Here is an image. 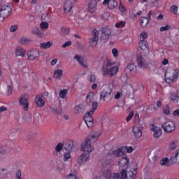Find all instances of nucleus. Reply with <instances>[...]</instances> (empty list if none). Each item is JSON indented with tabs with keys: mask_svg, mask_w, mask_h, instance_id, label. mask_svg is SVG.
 I'll return each instance as SVG.
<instances>
[{
	"mask_svg": "<svg viewBox=\"0 0 179 179\" xmlns=\"http://www.w3.org/2000/svg\"><path fill=\"white\" fill-rule=\"evenodd\" d=\"M178 69H171L166 71L165 73V82H166V83H173L174 82V79H177L178 78Z\"/></svg>",
	"mask_w": 179,
	"mask_h": 179,
	"instance_id": "obj_4",
	"label": "nucleus"
},
{
	"mask_svg": "<svg viewBox=\"0 0 179 179\" xmlns=\"http://www.w3.org/2000/svg\"><path fill=\"white\" fill-rule=\"evenodd\" d=\"M68 34H69V29L62 27L60 29V35L65 37V36H68Z\"/></svg>",
	"mask_w": 179,
	"mask_h": 179,
	"instance_id": "obj_31",
	"label": "nucleus"
},
{
	"mask_svg": "<svg viewBox=\"0 0 179 179\" xmlns=\"http://www.w3.org/2000/svg\"><path fill=\"white\" fill-rule=\"evenodd\" d=\"M73 148V143L72 142H68L66 144V146H65V149L66 150H72V148Z\"/></svg>",
	"mask_w": 179,
	"mask_h": 179,
	"instance_id": "obj_41",
	"label": "nucleus"
},
{
	"mask_svg": "<svg viewBox=\"0 0 179 179\" xmlns=\"http://www.w3.org/2000/svg\"><path fill=\"white\" fill-rule=\"evenodd\" d=\"M96 104L94 105V108H92L84 116V121L86 123L88 128H93L94 122H93V114L96 111Z\"/></svg>",
	"mask_w": 179,
	"mask_h": 179,
	"instance_id": "obj_3",
	"label": "nucleus"
},
{
	"mask_svg": "<svg viewBox=\"0 0 179 179\" xmlns=\"http://www.w3.org/2000/svg\"><path fill=\"white\" fill-rule=\"evenodd\" d=\"M139 47L144 54L149 53V45L146 41L141 40L139 42Z\"/></svg>",
	"mask_w": 179,
	"mask_h": 179,
	"instance_id": "obj_16",
	"label": "nucleus"
},
{
	"mask_svg": "<svg viewBox=\"0 0 179 179\" xmlns=\"http://www.w3.org/2000/svg\"><path fill=\"white\" fill-rule=\"evenodd\" d=\"M13 91H12V87L10 85L7 86V94L8 96H10L12 94Z\"/></svg>",
	"mask_w": 179,
	"mask_h": 179,
	"instance_id": "obj_54",
	"label": "nucleus"
},
{
	"mask_svg": "<svg viewBox=\"0 0 179 179\" xmlns=\"http://www.w3.org/2000/svg\"><path fill=\"white\" fill-rule=\"evenodd\" d=\"M71 45H72V41H66L64 44H63L62 47V48H66V47H69Z\"/></svg>",
	"mask_w": 179,
	"mask_h": 179,
	"instance_id": "obj_50",
	"label": "nucleus"
},
{
	"mask_svg": "<svg viewBox=\"0 0 179 179\" xmlns=\"http://www.w3.org/2000/svg\"><path fill=\"white\" fill-rule=\"evenodd\" d=\"M150 129L154 132V138H160L162 136V129L160 127L152 125Z\"/></svg>",
	"mask_w": 179,
	"mask_h": 179,
	"instance_id": "obj_21",
	"label": "nucleus"
},
{
	"mask_svg": "<svg viewBox=\"0 0 179 179\" xmlns=\"http://www.w3.org/2000/svg\"><path fill=\"white\" fill-rule=\"evenodd\" d=\"M140 38H142L141 40H145V38H148V33L143 32L140 34Z\"/></svg>",
	"mask_w": 179,
	"mask_h": 179,
	"instance_id": "obj_53",
	"label": "nucleus"
},
{
	"mask_svg": "<svg viewBox=\"0 0 179 179\" xmlns=\"http://www.w3.org/2000/svg\"><path fill=\"white\" fill-rule=\"evenodd\" d=\"M129 163V159L128 157H122L121 160L119 162V164H122L123 166H127Z\"/></svg>",
	"mask_w": 179,
	"mask_h": 179,
	"instance_id": "obj_36",
	"label": "nucleus"
},
{
	"mask_svg": "<svg viewBox=\"0 0 179 179\" xmlns=\"http://www.w3.org/2000/svg\"><path fill=\"white\" fill-rule=\"evenodd\" d=\"M6 150H4L0 148V157H2V156H3V155H6Z\"/></svg>",
	"mask_w": 179,
	"mask_h": 179,
	"instance_id": "obj_61",
	"label": "nucleus"
},
{
	"mask_svg": "<svg viewBox=\"0 0 179 179\" xmlns=\"http://www.w3.org/2000/svg\"><path fill=\"white\" fill-rule=\"evenodd\" d=\"M40 26H41V28L45 29H48L49 24L46 22H42L40 24Z\"/></svg>",
	"mask_w": 179,
	"mask_h": 179,
	"instance_id": "obj_47",
	"label": "nucleus"
},
{
	"mask_svg": "<svg viewBox=\"0 0 179 179\" xmlns=\"http://www.w3.org/2000/svg\"><path fill=\"white\" fill-rule=\"evenodd\" d=\"M20 105L22 107L24 111H29V95L22 94L20 97Z\"/></svg>",
	"mask_w": 179,
	"mask_h": 179,
	"instance_id": "obj_7",
	"label": "nucleus"
},
{
	"mask_svg": "<svg viewBox=\"0 0 179 179\" xmlns=\"http://www.w3.org/2000/svg\"><path fill=\"white\" fill-rule=\"evenodd\" d=\"M51 47H52V42L51 41L44 42L40 44V48L43 50H47L48 48H51Z\"/></svg>",
	"mask_w": 179,
	"mask_h": 179,
	"instance_id": "obj_29",
	"label": "nucleus"
},
{
	"mask_svg": "<svg viewBox=\"0 0 179 179\" xmlns=\"http://www.w3.org/2000/svg\"><path fill=\"white\" fill-rule=\"evenodd\" d=\"M42 20H45V22H47V20H50V15L48 13H45L41 15Z\"/></svg>",
	"mask_w": 179,
	"mask_h": 179,
	"instance_id": "obj_45",
	"label": "nucleus"
},
{
	"mask_svg": "<svg viewBox=\"0 0 179 179\" xmlns=\"http://www.w3.org/2000/svg\"><path fill=\"white\" fill-rule=\"evenodd\" d=\"M162 128H163L164 132L167 134H170L174 131H176V124L173 122V121H167L162 125Z\"/></svg>",
	"mask_w": 179,
	"mask_h": 179,
	"instance_id": "obj_8",
	"label": "nucleus"
},
{
	"mask_svg": "<svg viewBox=\"0 0 179 179\" xmlns=\"http://www.w3.org/2000/svg\"><path fill=\"white\" fill-rule=\"evenodd\" d=\"M97 5V1L96 0H90L88 4V10L93 13L94 12V9H96V6Z\"/></svg>",
	"mask_w": 179,
	"mask_h": 179,
	"instance_id": "obj_25",
	"label": "nucleus"
},
{
	"mask_svg": "<svg viewBox=\"0 0 179 179\" xmlns=\"http://www.w3.org/2000/svg\"><path fill=\"white\" fill-rule=\"evenodd\" d=\"M121 26H125V22L122 21L120 22H117L115 24V27H117V28L121 27Z\"/></svg>",
	"mask_w": 179,
	"mask_h": 179,
	"instance_id": "obj_56",
	"label": "nucleus"
},
{
	"mask_svg": "<svg viewBox=\"0 0 179 179\" xmlns=\"http://www.w3.org/2000/svg\"><path fill=\"white\" fill-rule=\"evenodd\" d=\"M15 55L16 57H21L22 58H24V56L26 55V50L22 47H17L15 48Z\"/></svg>",
	"mask_w": 179,
	"mask_h": 179,
	"instance_id": "obj_22",
	"label": "nucleus"
},
{
	"mask_svg": "<svg viewBox=\"0 0 179 179\" xmlns=\"http://www.w3.org/2000/svg\"><path fill=\"white\" fill-rule=\"evenodd\" d=\"M92 143L88 141L86 138L80 145L81 152H85V153H91L94 150V147L92 145Z\"/></svg>",
	"mask_w": 179,
	"mask_h": 179,
	"instance_id": "obj_5",
	"label": "nucleus"
},
{
	"mask_svg": "<svg viewBox=\"0 0 179 179\" xmlns=\"http://www.w3.org/2000/svg\"><path fill=\"white\" fill-rule=\"evenodd\" d=\"M31 40L27 38H21L19 41L20 44H22V45H29L30 44V42Z\"/></svg>",
	"mask_w": 179,
	"mask_h": 179,
	"instance_id": "obj_32",
	"label": "nucleus"
},
{
	"mask_svg": "<svg viewBox=\"0 0 179 179\" xmlns=\"http://www.w3.org/2000/svg\"><path fill=\"white\" fill-rule=\"evenodd\" d=\"M24 122H31V115H28L26 117Z\"/></svg>",
	"mask_w": 179,
	"mask_h": 179,
	"instance_id": "obj_63",
	"label": "nucleus"
},
{
	"mask_svg": "<svg viewBox=\"0 0 179 179\" xmlns=\"http://www.w3.org/2000/svg\"><path fill=\"white\" fill-rule=\"evenodd\" d=\"M99 136H100V133L97 131H93L86 138V140L90 141L92 143H96Z\"/></svg>",
	"mask_w": 179,
	"mask_h": 179,
	"instance_id": "obj_14",
	"label": "nucleus"
},
{
	"mask_svg": "<svg viewBox=\"0 0 179 179\" xmlns=\"http://www.w3.org/2000/svg\"><path fill=\"white\" fill-rule=\"evenodd\" d=\"M35 103L36 104L37 107H40L41 108L45 104V101L41 99L40 95H38L35 98Z\"/></svg>",
	"mask_w": 179,
	"mask_h": 179,
	"instance_id": "obj_24",
	"label": "nucleus"
},
{
	"mask_svg": "<svg viewBox=\"0 0 179 179\" xmlns=\"http://www.w3.org/2000/svg\"><path fill=\"white\" fill-rule=\"evenodd\" d=\"M64 162H66L69 159H71V153L68 152L64 155Z\"/></svg>",
	"mask_w": 179,
	"mask_h": 179,
	"instance_id": "obj_60",
	"label": "nucleus"
},
{
	"mask_svg": "<svg viewBox=\"0 0 179 179\" xmlns=\"http://www.w3.org/2000/svg\"><path fill=\"white\" fill-rule=\"evenodd\" d=\"M73 3H76V0H66L65 1L64 6L65 13H69V12H71L72 8L73 7Z\"/></svg>",
	"mask_w": 179,
	"mask_h": 179,
	"instance_id": "obj_15",
	"label": "nucleus"
},
{
	"mask_svg": "<svg viewBox=\"0 0 179 179\" xmlns=\"http://www.w3.org/2000/svg\"><path fill=\"white\" fill-rule=\"evenodd\" d=\"M67 94H68V90L66 89L61 90L59 92V96L60 99H66Z\"/></svg>",
	"mask_w": 179,
	"mask_h": 179,
	"instance_id": "obj_34",
	"label": "nucleus"
},
{
	"mask_svg": "<svg viewBox=\"0 0 179 179\" xmlns=\"http://www.w3.org/2000/svg\"><path fill=\"white\" fill-rule=\"evenodd\" d=\"M74 59H76L78 62L80 64V65L83 66V68H85L86 69L89 67V66L87 65V62L85 60V58H83V57L76 55L74 57Z\"/></svg>",
	"mask_w": 179,
	"mask_h": 179,
	"instance_id": "obj_17",
	"label": "nucleus"
},
{
	"mask_svg": "<svg viewBox=\"0 0 179 179\" xmlns=\"http://www.w3.org/2000/svg\"><path fill=\"white\" fill-rule=\"evenodd\" d=\"M86 103L87 106H92V108H94V105L96 104V110L99 107V103L94 101V93L93 92L88 93L86 97Z\"/></svg>",
	"mask_w": 179,
	"mask_h": 179,
	"instance_id": "obj_10",
	"label": "nucleus"
},
{
	"mask_svg": "<svg viewBox=\"0 0 179 179\" xmlns=\"http://www.w3.org/2000/svg\"><path fill=\"white\" fill-rule=\"evenodd\" d=\"M112 53L113 57H117L118 55V50H117L116 48H113L112 50Z\"/></svg>",
	"mask_w": 179,
	"mask_h": 179,
	"instance_id": "obj_59",
	"label": "nucleus"
},
{
	"mask_svg": "<svg viewBox=\"0 0 179 179\" xmlns=\"http://www.w3.org/2000/svg\"><path fill=\"white\" fill-rule=\"evenodd\" d=\"M88 80L92 83H94V82H96V75L91 74L90 76H88Z\"/></svg>",
	"mask_w": 179,
	"mask_h": 179,
	"instance_id": "obj_44",
	"label": "nucleus"
},
{
	"mask_svg": "<svg viewBox=\"0 0 179 179\" xmlns=\"http://www.w3.org/2000/svg\"><path fill=\"white\" fill-rule=\"evenodd\" d=\"M158 159H159V157H157L156 154H152L150 156V160L151 163H153V164L156 163Z\"/></svg>",
	"mask_w": 179,
	"mask_h": 179,
	"instance_id": "obj_38",
	"label": "nucleus"
},
{
	"mask_svg": "<svg viewBox=\"0 0 179 179\" xmlns=\"http://www.w3.org/2000/svg\"><path fill=\"white\" fill-rule=\"evenodd\" d=\"M171 12L173 13V15H177V12H178V7L176 5L171 6Z\"/></svg>",
	"mask_w": 179,
	"mask_h": 179,
	"instance_id": "obj_42",
	"label": "nucleus"
},
{
	"mask_svg": "<svg viewBox=\"0 0 179 179\" xmlns=\"http://www.w3.org/2000/svg\"><path fill=\"white\" fill-rule=\"evenodd\" d=\"M17 30V25H13L10 27V31L11 33H15Z\"/></svg>",
	"mask_w": 179,
	"mask_h": 179,
	"instance_id": "obj_52",
	"label": "nucleus"
},
{
	"mask_svg": "<svg viewBox=\"0 0 179 179\" xmlns=\"http://www.w3.org/2000/svg\"><path fill=\"white\" fill-rule=\"evenodd\" d=\"M160 165L164 166L165 167H169V166H170V164H169V158L167 157L163 158L160 161Z\"/></svg>",
	"mask_w": 179,
	"mask_h": 179,
	"instance_id": "obj_35",
	"label": "nucleus"
},
{
	"mask_svg": "<svg viewBox=\"0 0 179 179\" xmlns=\"http://www.w3.org/2000/svg\"><path fill=\"white\" fill-rule=\"evenodd\" d=\"M67 179H77L76 178V176L70 173L68 176H67Z\"/></svg>",
	"mask_w": 179,
	"mask_h": 179,
	"instance_id": "obj_62",
	"label": "nucleus"
},
{
	"mask_svg": "<svg viewBox=\"0 0 179 179\" xmlns=\"http://www.w3.org/2000/svg\"><path fill=\"white\" fill-rule=\"evenodd\" d=\"M121 96H122V93H121L120 92H117L116 94H115V99L116 100H118V99H120V97H121Z\"/></svg>",
	"mask_w": 179,
	"mask_h": 179,
	"instance_id": "obj_58",
	"label": "nucleus"
},
{
	"mask_svg": "<svg viewBox=\"0 0 179 179\" xmlns=\"http://www.w3.org/2000/svg\"><path fill=\"white\" fill-rule=\"evenodd\" d=\"M112 155L115 157H121V156H124V152L122 151V148H119L112 152Z\"/></svg>",
	"mask_w": 179,
	"mask_h": 179,
	"instance_id": "obj_30",
	"label": "nucleus"
},
{
	"mask_svg": "<svg viewBox=\"0 0 179 179\" xmlns=\"http://www.w3.org/2000/svg\"><path fill=\"white\" fill-rule=\"evenodd\" d=\"M27 57L29 61H34L40 57V52L37 49H32L27 52Z\"/></svg>",
	"mask_w": 179,
	"mask_h": 179,
	"instance_id": "obj_12",
	"label": "nucleus"
},
{
	"mask_svg": "<svg viewBox=\"0 0 179 179\" xmlns=\"http://www.w3.org/2000/svg\"><path fill=\"white\" fill-rule=\"evenodd\" d=\"M133 132L136 138H141V136H142V130L136 126L133 127Z\"/></svg>",
	"mask_w": 179,
	"mask_h": 179,
	"instance_id": "obj_28",
	"label": "nucleus"
},
{
	"mask_svg": "<svg viewBox=\"0 0 179 179\" xmlns=\"http://www.w3.org/2000/svg\"><path fill=\"white\" fill-rule=\"evenodd\" d=\"M111 175H112L111 172L110 171H108V170L105 171L103 172V176L107 179H110L111 178Z\"/></svg>",
	"mask_w": 179,
	"mask_h": 179,
	"instance_id": "obj_43",
	"label": "nucleus"
},
{
	"mask_svg": "<svg viewBox=\"0 0 179 179\" xmlns=\"http://www.w3.org/2000/svg\"><path fill=\"white\" fill-rule=\"evenodd\" d=\"M12 8L10 6H3L0 9V17L6 19V17H9V16H10Z\"/></svg>",
	"mask_w": 179,
	"mask_h": 179,
	"instance_id": "obj_9",
	"label": "nucleus"
},
{
	"mask_svg": "<svg viewBox=\"0 0 179 179\" xmlns=\"http://www.w3.org/2000/svg\"><path fill=\"white\" fill-rule=\"evenodd\" d=\"M134 121L136 124H139L141 122V118H139V114L136 113L134 115Z\"/></svg>",
	"mask_w": 179,
	"mask_h": 179,
	"instance_id": "obj_48",
	"label": "nucleus"
},
{
	"mask_svg": "<svg viewBox=\"0 0 179 179\" xmlns=\"http://www.w3.org/2000/svg\"><path fill=\"white\" fill-rule=\"evenodd\" d=\"M91 33L94 38L99 39V36H100V31L99 30H97L96 29H94L92 30Z\"/></svg>",
	"mask_w": 179,
	"mask_h": 179,
	"instance_id": "obj_37",
	"label": "nucleus"
},
{
	"mask_svg": "<svg viewBox=\"0 0 179 179\" xmlns=\"http://www.w3.org/2000/svg\"><path fill=\"white\" fill-rule=\"evenodd\" d=\"M99 44V38H91L90 40V45L92 48H94Z\"/></svg>",
	"mask_w": 179,
	"mask_h": 179,
	"instance_id": "obj_33",
	"label": "nucleus"
},
{
	"mask_svg": "<svg viewBox=\"0 0 179 179\" xmlns=\"http://www.w3.org/2000/svg\"><path fill=\"white\" fill-rule=\"evenodd\" d=\"M62 148H64V144L62 143H59L57 146L55 147V151L57 152V153H59L62 150Z\"/></svg>",
	"mask_w": 179,
	"mask_h": 179,
	"instance_id": "obj_40",
	"label": "nucleus"
},
{
	"mask_svg": "<svg viewBox=\"0 0 179 179\" xmlns=\"http://www.w3.org/2000/svg\"><path fill=\"white\" fill-rule=\"evenodd\" d=\"M173 115L175 117H179V109L174 110L173 112Z\"/></svg>",
	"mask_w": 179,
	"mask_h": 179,
	"instance_id": "obj_64",
	"label": "nucleus"
},
{
	"mask_svg": "<svg viewBox=\"0 0 179 179\" xmlns=\"http://www.w3.org/2000/svg\"><path fill=\"white\" fill-rule=\"evenodd\" d=\"M164 114H165V115H169V114H170V108L169 107V106H166L164 108Z\"/></svg>",
	"mask_w": 179,
	"mask_h": 179,
	"instance_id": "obj_49",
	"label": "nucleus"
},
{
	"mask_svg": "<svg viewBox=\"0 0 179 179\" xmlns=\"http://www.w3.org/2000/svg\"><path fill=\"white\" fill-rule=\"evenodd\" d=\"M64 71L62 69L55 70L53 74V78L56 80H61V76H62Z\"/></svg>",
	"mask_w": 179,
	"mask_h": 179,
	"instance_id": "obj_26",
	"label": "nucleus"
},
{
	"mask_svg": "<svg viewBox=\"0 0 179 179\" xmlns=\"http://www.w3.org/2000/svg\"><path fill=\"white\" fill-rule=\"evenodd\" d=\"M149 22H150V20L146 17H142L141 18L140 24L141 27H148L149 25Z\"/></svg>",
	"mask_w": 179,
	"mask_h": 179,
	"instance_id": "obj_27",
	"label": "nucleus"
},
{
	"mask_svg": "<svg viewBox=\"0 0 179 179\" xmlns=\"http://www.w3.org/2000/svg\"><path fill=\"white\" fill-rule=\"evenodd\" d=\"M15 177L17 179H22V171L18 170L15 173Z\"/></svg>",
	"mask_w": 179,
	"mask_h": 179,
	"instance_id": "obj_51",
	"label": "nucleus"
},
{
	"mask_svg": "<svg viewBox=\"0 0 179 179\" xmlns=\"http://www.w3.org/2000/svg\"><path fill=\"white\" fill-rule=\"evenodd\" d=\"M50 110L51 113H52V114H55V115H61V113H62V109L57 105H52L50 107Z\"/></svg>",
	"mask_w": 179,
	"mask_h": 179,
	"instance_id": "obj_20",
	"label": "nucleus"
},
{
	"mask_svg": "<svg viewBox=\"0 0 179 179\" xmlns=\"http://www.w3.org/2000/svg\"><path fill=\"white\" fill-rule=\"evenodd\" d=\"M132 117H134V111H131L127 116L126 121H131Z\"/></svg>",
	"mask_w": 179,
	"mask_h": 179,
	"instance_id": "obj_57",
	"label": "nucleus"
},
{
	"mask_svg": "<svg viewBox=\"0 0 179 179\" xmlns=\"http://www.w3.org/2000/svg\"><path fill=\"white\" fill-rule=\"evenodd\" d=\"M110 100H113V90L109 87L103 89L100 93V101L110 103Z\"/></svg>",
	"mask_w": 179,
	"mask_h": 179,
	"instance_id": "obj_2",
	"label": "nucleus"
},
{
	"mask_svg": "<svg viewBox=\"0 0 179 179\" xmlns=\"http://www.w3.org/2000/svg\"><path fill=\"white\" fill-rule=\"evenodd\" d=\"M171 29V26L166 25L165 27H162L160 28V31H167V30H170Z\"/></svg>",
	"mask_w": 179,
	"mask_h": 179,
	"instance_id": "obj_46",
	"label": "nucleus"
},
{
	"mask_svg": "<svg viewBox=\"0 0 179 179\" xmlns=\"http://www.w3.org/2000/svg\"><path fill=\"white\" fill-rule=\"evenodd\" d=\"M137 65L140 68H148V62L142 56H137Z\"/></svg>",
	"mask_w": 179,
	"mask_h": 179,
	"instance_id": "obj_19",
	"label": "nucleus"
},
{
	"mask_svg": "<svg viewBox=\"0 0 179 179\" xmlns=\"http://www.w3.org/2000/svg\"><path fill=\"white\" fill-rule=\"evenodd\" d=\"M90 157V154L88 152H83L80 156L77 159L78 164L80 166L85 164L86 162H89V158Z\"/></svg>",
	"mask_w": 179,
	"mask_h": 179,
	"instance_id": "obj_13",
	"label": "nucleus"
},
{
	"mask_svg": "<svg viewBox=\"0 0 179 179\" xmlns=\"http://www.w3.org/2000/svg\"><path fill=\"white\" fill-rule=\"evenodd\" d=\"M120 178V175L118 173H112L110 176V179H118Z\"/></svg>",
	"mask_w": 179,
	"mask_h": 179,
	"instance_id": "obj_55",
	"label": "nucleus"
},
{
	"mask_svg": "<svg viewBox=\"0 0 179 179\" xmlns=\"http://www.w3.org/2000/svg\"><path fill=\"white\" fill-rule=\"evenodd\" d=\"M136 174V169H129L128 167L122 169L120 173V179H135Z\"/></svg>",
	"mask_w": 179,
	"mask_h": 179,
	"instance_id": "obj_1",
	"label": "nucleus"
},
{
	"mask_svg": "<svg viewBox=\"0 0 179 179\" xmlns=\"http://www.w3.org/2000/svg\"><path fill=\"white\" fill-rule=\"evenodd\" d=\"M117 72L118 67L117 66L109 67L108 69H106V67L103 66L102 70L103 75H110V76H114V75H117Z\"/></svg>",
	"mask_w": 179,
	"mask_h": 179,
	"instance_id": "obj_11",
	"label": "nucleus"
},
{
	"mask_svg": "<svg viewBox=\"0 0 179 179\" xmlns=\"http://www.w3.org/2000/svg\"><path fill=\"white\" fill-rule=\"evenodd\" d=\"M103 5H108L109 9H115V8L118 6V3L115 0H104Z\"/></svg>",
	"mask_w": 179,
	"mask_h": 179,
	"instance_id": "obj_18",
	"label": "nucleus"
},
{
	"mask_svg": "<svg viewBox=\"0 0 179 179\" xmlns=\"http://www.w3.org/2000/svg\"><path fill=\"white\" fill-rule=\"evenodd\" d=\"M126 71L129 72L131 75H136V66L134 64H130L127 66Z\"/></svg>",
	"mask_w": 179,
	"mask_h": 179,
	"instance_id": "obj_23",
	"label": "nucleus"
},
{
	"mask_svg": "<svg viewBox=\"0 0 179 179\" xmlns=\"http://www.w3.org/2000/svg\"><path fill=\"white\" fill-rule=\"evenodd\" d=\"M112 31L108 27H103L101 29V34L100 37L101 41L102 43H107L108 40H110V37H111Z\"/></svg>",
	"mask_w": 179,
	"mask_h": 179,
	"instance_id": "obj_6",
	"label": "nucleus"
},
{
	"mask_svg": "<svg viewBox=\"0 0 179 179\" xmlns=\"http://www.w3.org/2000/svg\"><path fill=\"white\" fill-rule=\"evenodd\" d=\"M178 145V143L177 141H173L169 144V149L171 150H174V149L177 148V145Z\"/></svg>",
	"mask_w": 179,
	"mask_h": 179,
	"instance_id": "obj_39",
	"label": "nucleus"
}]
</instances>
